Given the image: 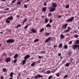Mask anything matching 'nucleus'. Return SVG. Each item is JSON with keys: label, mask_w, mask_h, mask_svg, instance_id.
<instances>
[{"label": "nucleus", "mask_w": 79, "mask_h": 79, "mask_svg": "<svg viewBox=\"0 0 79 79\" xmlns=\"http://www.w3.org/2000/svg\"><path fill=\"white\" fill-rule=\"evenodd\" d=\"M35 63L33 62V63H32L31 64V66H34V65H35Z\"/></svg>", "instance_id": "nucleus-27"}, {"label": "nucleus", "mask_w": 79, "mask_h": 79, "mask_svg": "<svg viewBox=\"0 0 79 79\" xmlns=\"http://www.w3.org/2000/svg\"><path fill=\"white\" fill-rule=\"evenodd\" d=\"M72 41H70L69 43V45H71V44H72Z\"/></svg>", "instance_id": "nucleus-37"}, {"label": "nucleus", "mask_w": 79, "mask_h": 79, "mask_svg": "<svg viewBox=\"0 0 79 79\" xmlns=\"http://www.w3.org/2000/svg\"><path fill=\"white\" fill-rule=\"evenodd\" d=\"M30 56L29 55H26L25 57H24V60H27V59H28V58H29V57H30Z\"/></svg>", "instance_id": "nucleus-7"}, {"label": "nucleus", "mask_w": 79, "mask_h": 79, "mask_svg": "<svg viewBox=\"0 0 79 79\" xmlns=\"http://www.w3.org/2000/svg\"><path fill=\"white\" fill-rule=\"evenodd\" d=\"M56 75L57 77H59L60 76V74H59V73H57L56 74Z\"/></svg>", "instance_id": "nucleus-40"}, {"label": "nucleus", "mask_w": 79, "mask_h": 79, "mask_svg": "<svg viewBox=\"0 0 79 79\" xmlns=\"http://www.w3.org/2000/svg\"><path fill=\"white\" fill-rule=\"evenodd\" d=\"M18 1H20L19 2H17V4L18 5H20L21 4V2H22V0H18Z\"/></svg>", "instance_id": "nucleus-16"}, {"label": "nucleus", "mask_w": 79, "mask_h": 79, "mask_svg": "<svg viewBox=\"0 0 79 79\" xmlns=\"http://www.w3.org/2000/svg\"><path fill=\"white\" fill-rule=\"evenodd\" d=\"M67 26H68V24L66 23L65 24L63 25L62 26V29H66V27H67Z\"/></svg>", "instance_id": "nucleus-6"}, {"label": "nucleus", "mask_w": 79, "mask_h": 79, "mask_svg": "<svg viewBox=\"0 0 79 79\" xmlns=\"http://www.w3.org/2000/svg\"><path fill=\"white\" fill-rule=\"evenodd\" d=\"M72 48L73 50H75V49H77V45H74L72 47Z\"/></svg>", "instance_id": "nucleus-13"}, {"label": "nucleus", "mask_w": 79, "mask_h": 79, "mask_svg": "<svg viewBox=\"0 0 79 79\" xmlns=\"http://www.w3.org/2000/svg\"><path fill=\"white\" fill-rule=\"evenodd\" d=\"M74 18V17H72L70 19H68L67 20V22H69V21H73Z\"/></svg>", "instance_id": "nucleus-8"}, {"label": "nucleus", "mask_w": 79, "mask_h": 79, "mask_svg": "<svg viewBox=\"0 0 79 79\" xmlns=\"http://www.w3.org/2000/svg\"><path fill=\"white\" fill-rule=\"evenodd\" d=\"M76 44H79V40H77L75 42Z\"/></svg>", "instance_id": "nucleus-22"}, {"label": "nucleus", "mask_w": 79, "mask_h": 79, "mask_svg": "<svg viewBox=\"0 0 79 79\" xmlns=\"http://www.w3.org/2000/svg\"><path fill=\"white\" fill-rule=\"evenodd\" d=\"M26 60H23V61L22 62L23 65H24V64H25V63H26Z\"/></svg>", "instance_id": "nucleus-23"}, {"label": "nucleus", "mask_w": 79, "mask_h": 79, "mask_svg": "<svg viewBox=\"0 0 79 79\" xmlns=\"http://www.w3.org/2000/svg\"><path fill=\"white\" fill-rule=\"evenodd\" d=\"M43 31H44V29H41L40 30V32H43Z\"/></svg>", "instance_id": "nucleus-32"}, {"label": "nucleus", "mask_w": 79, "mask_h": 79, "mask_svg": "<svg viewBox=\"0 0 79 79\" xmlns=\"http://www.w3.org/2000/svg\"><path fill=\"white\" fill-rule=\"evenodd\" d=\"M52 6L53 8H56L57 6V5L56 3H54L52 4Z\"/></svg>", "instance_id": "nucleus-9"}, {"label": "nucleus", "mask_w": 79, "mask_h": 79, "mask_svg": "<svg viewBox=\"0 0 79 79\" xmlns=\"http://www.w3.org/2000/svg\"><path fill=\"white\" fill-rule=\"evenodd\" d=\"M1 79H3V77H1Z\"/></svg>", "instance_id": "nucleus-61"}, {"label": "nucleus", "mask_w": 79, "mask_h": 79, "mask_svg": "<svg viewBox=\"0 0 79 79\" xmlns=\"http://www.w3.org/2000/svg\"><path fill=\"white\" fill-rule=\"evenodd\" d=\"M28 26H29V24H28L27 25L25 26L24 27V29H27V27H28Z\"/></svg>", "instance_id": "nucleus-29"}, {"label": "nucleus", "mask_w": 79, "mask_h": 79, "mask_svg": "<svg viewBox=\"0 0 79 79\" xmlns=\"http://www.w3.org/2000/svg\"><path fill=\"white\" fill-rule=\"evenodd\" d=\"M46 27H51V25H50V23H48L46 25Z\"/></svg>", "instance_id": "nucleus-17"}, {"label": "nucleus", "mask_w": 79, "mask_h": 79, "mask_svg": "<svg viewBox=\"0 0 79 79\" xmlns=\"http://www.w3.org/2000/svg\"><path fill=\"white\" fill-rule=\"evenodd\" d=\"M61 53H60L58 54V55L59 56H61Z\"/></svg>", "instance_id": "nucleus-58"}, {"label": "nucleus", "mask_w": 79, "mask_h": 79, "mask_svg": "<svg viewBox=\"0 0 79 79\" xmlns=\"http://www.w3.org/2000/svg\"><path fill=\"white\" fill-rule=\"evenodd\" d=\"M15 42V40L13 39H9L7 40L6 42L7 44H11V43H13Z\"/></svg>", "instance_id": "nucleus-2"}, {"label": "nucleus", "mask_w": 79, "mask_h": 79, "mask_svg": "<svg viewBox=\"0 0 79 79\" xmlns=\"http://www.w3.org/2000/svg\"><path fill=\"white\" fill-rule=\"evenodd\" d=\"M4 10H6V11H8V10H9V9L8 8H6L4 9Z\"/></svg>", "instance_id": "nucleus-42"}, {"label": "nucleus", "mask_w": 79, "mask_h": 79, "mask_svg": "<svg viewBox=\"0 0 79 79\" xmlns=\"http://www.w3.org/2000/svg\"><path fill=\"white\" fill-rule=\"evenodd\" d=\"M46 73H47V74H49V73H50V70L47 71L46 72Z\"/></svg>", "instance_id": "nucleus-39"}, {"label": "nucleus", "mask_w": 79, "mask_h": 79, "mask_svg": "<svg viewBox=\"0 0 79 79\" xmlns=\"http://www.w3.org/2000/svg\"><path fill=\"white\" fill-rule=\"evenodd\" d=\"M44 21H45V23H48V19H45Z\"/></svg>", "instance_id": "nucleus-25"}, {"label": "nucleus", "mask_w": 79, "mask_h": 79, "mask_svg": "<svg viewBox=\"0 0 79 79\" xmlns=\"http://www.w3.org/2000/svg\"><path fill=\"white\" fill-rule=\"evenodd\" d=\"M68 46L67 45H64V48H65V49H67L68 48Z\"/></svg>", "instance_id": "nucleus-26"}, {"label": "nucleus", "mask_w": 79, "mask_h": 79, "mask_svg": "<svg viewBox=\"0 0 79 79\" xmlns=\"http://www.w3.org/2000/svg\"><path fill=\"white\" fill-rule=\"evenodd\" d=\"M74 37L75 38H78L79 37V35H74Z\"/></svg>", "instance_id": "nucleus-19"}, {"label": "nucleus", "mask_w": 79, "mask_h": 79, "mask_svg": "<svg viewBox=\"0 0 79 79\" xmlns=\"http://www.w3.org/2000/svg\"><path fill=\"white\" fill-rule=\"evenodd\" d=\"M56 70H55L54 69H52V71H51V72L52 73H55V72Z\"/></svg>", "instance_id": "nucleus-36"}, {"label": "nucleus", "mask_w": 79, "mask_h": 79, "mask_svg": "<svg viewBox=\"0 0 79 79\" xmlns=\"http://www.w3.org/2000/svg\"><path fill=\"white\" fill-rule=\"evenodd\" d=\"M39 41V39H36L34 40V42H37Z\"/></svg>", "instance_id": "nucleus-28"}, {"label": "nucleus", "mask_w": 79, "mask_h": 79, "mask_svg": "<svg viewBox=\"0 0 79 79\" xmlns=\"http://www.w3.org/2000/svg\"><path fill=\"white\" fill-rule=\"evenodd\" d=\"M68 77V76L67 75H66L64 77V78H66V77Z\"/></svg>", "instance_id": "nucleus-45"}, {"label": "nucleus", "mask_w": 79, "mask_h": 79, "mask_svg": "<svg viewBox=\"0 0 79 79\" xmlns=\"http://www.w3.org/2000/svg\"><path fill=\"white\" fill-rule=\"evenodd\" d=\"M52 38L49 37L48 39H46V41L45 42V43H47L48 42H49V41H50H50H52Z\"/></svg>", "instance_id": "nucleus-5"}, {"label": "nucleus", "mask_w": 79, "mask_h": 79, "mask_svg": "<svg viewBox=\"0 0 79 79\" xmlns=\"http://www.w3.org/2000/svg\"><path fill=\"white\" fill-rule=\"evenodd\" d=\"M10 60H11L10 58H7L6 59V63H8V62H9V61H10Z\"/></svg>", "instance_id": "nucleus-12"}, {"label": "nucleus", "mask_w": 79, "mask_h": 79, "mask_svg": "<svg viewBox=\"0 0 79 79\" xmlns=\"http://www.w3.org/2000/svg\"><path fill=\"white\" fill-rule=\"evenodd\" d=\"M18 56V55L17 54H16L14 56V58L15 59H16V58H17Z\"/></svg>", "instance_id": "nucleus-21"}, {"label": "nucleus", "mask_w": 79, "mask_h": 79, "mask_svg": "<svg viewBox=\"0 0 79 79\" xmlns=\"http://www.w3.org/2000/svg\"><path fill=\"white\" fill-rule=\"evenodd\" d=\"M31 30L33 33H35L36 32V30H35V29L34 28L31 29Z\"/></svg>", "instance_id": "nucleus-14"}, {"label": "nucleus", "mask_w": 79, "mask_h": 79, "mask_svg": "<svg viewBox=\"0 0 79 79\" xmlns=\"http://www.w3.org/2000/svg\"><path fill=\"white\" fill-rule=\"evenodd\" d=\"M50 34V33H47L45 34V35L46 36H47V35H49Z\"/></svg>", "instance_id": "nucleus-30"}, {"label": "nucleus", "mask_w": 79, "mask_h": 79, "mask_svg": "<svg viewBox=\"0 0 79 79\" xmlns=\"http://www.w3.org/2000/svg\"><path fill=\"white\" fill-rule=\"evenodd\" d=\"M21 25L20 24L18 25L15 27V28H18V27H21Z\"/></svg>", "instance_id": "nucleus-20"}, {"label": "nucleus", "mask_w": 79, "mask_h": 79, "mask_svg": "<svg viewBox=\"0 0 79 79\" xmlns=\"http://www.w3.org/2000/svg\"><path fill=\"white\" fill-rule=\"evenodd\" d=\"M61 15H59V16H58L59 18H61Z\"/></svg>", "instance_id": "nucleus-59"}, {"label": "nucleus", "mask_w": 79, "mask_h": 79, "mask_svg": "<svg viewBox=\"0 0 79 79\" xmlns=\"http://www.w3.org/2000/svg\"><path fill=\"white\" fill-rule=\"evenodd\" d=\"M16 17L18 18H19V17H20V16H19V15H18L16 16Z\"/></svg>", "instance_id": "nucleus-51"}, {"label": "nucleus", "mask_w": 79, "mask_h": 79, "mask_svg": "<svg viewBox=\"0 0 79 79\" xmlns=\"http://www.w3.org/2000/svg\"><path fill=\"white\" fill-rule=\"evenodd\" d=\"M39 58V59H41V56H39V57H38Z\"/></svg>", "instance_id": "nucleus-60"}, {"label": "nucleus", "mask_w": 79, "mask_h": 79, "mask_svg": "<svg viewBox=\"0 0 79 79\" xmlns=\"http://www.w3.org/2000/svg\"><path fill=\"white\" fill-rule=\"evenodd\" d=\"M20 77H19H19L18 76V77H17V78L18 79H19V78Z\"/></svg>", "instance_id": "nucleus-64"}, {"label": "nucleus", "mask_w": 79, "mask_h": 79, "mask_svg": "<svg viewBox=\"0 0 79 79\" xmlns=\"http://www.w3.org/2000/svg\"><path fill=\"white\" fill-rule=\"evenodd\" d=\"M15 1H16V0H14L13 1H12V3H15Z\"/></svg>", "instance_id": "nucleus-52"}, {"label": "nucleus", "mask_w": 79, "mask_h": 79, "mask_svg": "<svg viewBox=\"0 0 79 79\" xmlns=\"http://www.w3.org/2000/svg\"><path fill=\"white\" fill-rule=\"evenodd\" d=\"M62 63H65V60H63L62 61Z\"/></svg>", "instance_id": "nucleus-54"}, {"label": "nucleus", "mask_w": 79, "mask_h": 79, "mask_svg": "<svg viewBox=\"0 0 79 79\" xmlns=\"http://www.w3.org/2000/svg\"><path fill=\"white\" fill-rule=\"evenodd\" d=\"M2 71L5 73V72H7V70L6 69H3Z\"/></svg>", "instance_id": "nucleus-38"}, {"label": "nucleus", "mask_w": 79, "mask_h": 79, "mask_svg": "<svg viewBox=\"0 0 79 79\" xmlns=\"http://www.w3.org/2000/svg\"><path fill=\"white\" fill-rule=\"evenodd\" d=\"M24 7L25 8H27V6L25 4L24 5Z\"/></svg>", "instance_id": "nucleus-46"}, {"label": "nucleus", "mask_w": 79, "mask_h": 79, "mask_svg": "<svg viewBox=\"0 0 79 79\" xmlns=\"http://www.w3.org/2000/svg\"><path fill=\"white\" fill-rule=\"evenodd\" d=\"M52 16V13H49L48 15V16H49V17H50V16Z\"/></svg>", "instance_id": "nucleus-44"}, {"label": "nucleus", "mask_w": 79, "mask_h": 79, "mask_svg": "<svg viewBox=\"0 0 79 79\" xmlns=\"http://www.w3.org/2000/svg\"><path fill=\"white\" fill-rule=\"evenodd\" d=\"M47 9V8L46 7H43L42 8V10L44 12H45L46 11V9Z\"/></svg>", "instance_id": "nucleus-10"}, {"label": "nucleus", "mask_w": 79, "mask_h": 79, "mask_svg": "<svg viewBox=\"0 0 79 79\" xmlns=\"http://www.w3.org/2000/svg\"><path fill=\"white\" fill-rule=\"evenodd\" d=\"M68 28L69 29V30H70V31H71V28H70V27H68Z\"/></svg>", "instance_id": "nucleus-55"}, {"label": "nucleus", "mask_w": 79, "mask_h": 79, "mask_svg": "<svg viewBox=\"0 0 79 79\" xmlns=\"http://www.w3.org/2000/svg\"><path fill=\"white\" fill-rule=\"evenodd\" d=\"M69 56H72V55H71V53L70 52L69 53Z\"/></svg>", "instance_id": "nucleus-50"}, {"label": "nucleus", "mask_w": 79, "mask_h": 79, "mask_svg": "<svg viewBox=\"0 0 79 79\" xmlns=\"http://www.w3.org/2000/svg\"><path fill=\"white\" fill-rule=\"evenodd\" d=\"M27 19H25L23 21V23H24L26 21H27Z\"/></svg>", "instance_id": "nucleus-33"}, {"label": "nucleus", "mask_w": 79, "mask_h": 79, "mask_svg": "<svg viewBox=\"0 0 79 79\" xmlns=\"http://www.w3.org/2000/svg\"><path fill=\"white\" fill-rule=\"evenodd\" d=\"M13 20V16H10L9 17H8L6 19V23H10V21H12Z\"/></svg>", "instance_id": "nucleus-1"}, {"label": "nucleus", "mask_w": 79, "mask_h": 79, "mask_svg": "<svg viewBox=\"0 0 79 79\" xmlns=\"http://www.w3.org/2000/svg\"><path fill=\"white\" fill-rule=\"evenodd\" d=\"M79 50V45H77V49Z\"/></svg>", "instance_id": "nucleus-34"}, {"label": "nucleus", "mask_w": 79, "mask_h": 79, "mask_svg": "<svg viewBox=\"0 0 79 79\" xmlns=\"http://www.w3.org/2000/svg\"><path fill=\"white\" fill-rule=\"evenodd\" d=\"M45 53V51H44V52H43V51H42L41 52V54H44V53Z\"/></svg>", "instance_id": "nucleus-48"}, {"label": "nucleus", "mask_w": 79, "mask_h": 79, "mask_svg": "<svg viewBox=\"0 0 79 79\" xmlns=\"http://www.w3.org/2000/svg\"><path fill=\"white\" fill-rule=\"evenodd\" d=\"M44 6H47V4H46V2H44Z\"/></svg>", "instance_id": "nucleus-49"}, {"label": "nucleus", "mask_w": 79, "mask_h": 79, "mask_svg": "<svg viewBox=\"0 0 79 79\" xmlns=\"http://www.w3.org/2000/svg\"><path fill=\"white\" fill-rule=\"evenodd\" d=\"M69 31H70V30H68V29H67L65 30V33L68 32H69Z\"/></svg>", "instance_id": "nucleus-31"}, {"label": "nucleus", "mask_w": 79, "mask_h": 79, "mask_svg": "<svg viewBox=\"0 0 79 79\" xmlns=\"http://www.w3.org/2000/svg\"><path fill=\"white\" fill-rule=\"evenodd\" d=\"M55 9H56L55 7H50L49 9V11L50 12H53L54 11H56Z\"/></svg>", "instance_id": "nucleus-4"}, {"label": "nucleus", "mask_w": 79, "mask_h": 79, "mask_svg": "<svg viewBox=\"0 0 79 79\" xmlns=\"http://www.w3.org/2000/svg\"><path fill=\"white\" fill-rule=\"evenodd\" d=\"M18 75L19 77H20L21 76V73H19L18 74Z\"/></svg>", "instance_id": "nucleus-53"}, {"label": "nucleus", "mask_w": 79, "mask_h": 79, "mask_svg": "<svg viewBox=\"0 0 79 79\" xmlns=\"http://www.w3.org/2000/svg\"><path fill=\"white\" fill-rule=\"evenodd\" d=\"M16 61H17V59H16L15 60H14V62H13L14 63H16Z\"/></svg>", "instance_id": "nucleus-43"}, {"label": "nucleus", "mask_w": 79, "mask_h": 79, "mask_svg": "<svg viewBox=\"0 0 79 79\" xmlns=\"http://www.w3.org/2000/svg\"><path fill=\"white\" fill-rule=\"evenodd\" d=\"M52 77H53L52 76H50L48 78V79H52Z\"/></svg>", "instance_id": "nucleus-35"}, {"label": "nucleus", "mask_w": 79, "mask_h": 79, "mask_svg": "<svg viewBox=\"0 0 79 79\" xmlns=\"http://www.w3.org/2000/svg\"><path fill=\"white\" fill-rule=\"evenodd\" d=\"M35 79H37L38 78H40V77H43V76L40 75V74H39L35 76V77H34Z\"/></svg>", "instance_id": "nucleus-3"}, {"label": "nucleus", "mask_w": 79, "mask_h": 79, "mask_svg": "<svg viewBox=\"0 0 79 79\" xmlns=\"http://www.w3.org/2000/svg\"><path fill=\"white\" fill-rule=\"evenodd\" d=\"M63 44L61 43L58 46L59 48H61V47H62L63 46Z\"/></svg>", "instance_id": "nucleus-15"}, {"label": "nucleus", "mask_w": 79, "mask_h": 79, "mask_svg": "<svg viewBox=\"0 0 79 79\" xmlns=\"http://www.w3.org/2000/svg\"><path fill=\"white\" fill-rule=\"evenodd\" d=\"M1 1L2 2H5L6 1V0H1Z\"/></svg>", "instance_id": "nucleus-56"}, {"label": "nucleus", "mask_w": 79, "mask_h": 79, "mask_svg": "<svg viewBox=\"0 0 79 79\" xmlns=\"http://www.w3.org/2000/svg\"><path fill=\"white\" fill-rule=\"evenodd\" d=\"M69 64H70V63H67V64H66L65 66H66V67H68L69 66Z\"/></svg>", "instance_id": "nucleus-24"}, {"label": "nucleus", "mask_w": 79, "mask_h": 79, "mask_svg": "<svg viewBox=\"0 0 79 79\" xmlns=\"http://www.w3.org/2000/svg\"><path fill=\"white\" fill-rule=\"evenodd\" d=\"M60 38L61 39H63L64 38V35H63L61 34L60 35Z\"/></svg>", "instance_id": "nucleus-11"}, {"label": "nucleus", "mask_w": 79, "mask_h": 79, "mask_svg": "<svg viewBox=\"0 0 79 79\" xmlns=\"http://www.w3.org/2000/svg\"><path fill=\"white\" fill-rule=\"evenodd\" d=\"M57 47V45H54V48H55V47Z\"/></svg>", "instance_id": "nucleus-57"}, {"label": "nucleus", "mask_w": 79, "mask_h": 79, "mask_svg": "<svg viewBox=\"0 0 79 79\" xmlns=\"http://www.w3.org/2000/svg\"><path fill=\"white\" fill-rule=\"evenodd\" d=\"M49 23H52V19H50L49 20Z\"/></svg>", "instance_id": "nucleus-47"}, {"label": "nucleus", "mask_w": 79, "mask_h": 79, "mask_svg": "<svg viewBox=\"0 0 79 79\" xmlns=\"http://www.w3.org/2000/svg\"><path fill=\"white\" fill-rule=\"evenodd\" d=\"M69 5H66V8H67L68 9V8H69Z\"/></svg>", "instance_id": "nucleus-41"}, {"label": "nucleus", "mask_w": 79, "mask_h": 79, "mask_svg": "<svg viewBox=\"0 0 79 79\" xmlns=\"http://www.w3.org/2000/svg\"><path fill=\"white\" fill-rule=\"evenodd\" d=\"M13 74H14V73L13 72H11L10 73V77H13Z\"/></svg>", "instance_id": "nucleus-18"}, {"label": "nucleus", "mask_w": 79, "mask_h": 79, "mask_svg": "<svg viewBox=\"0 0 79 79\" xmlns=\"http://www.w3.org/2000/svg\"><path fill=\"white\" fill-rule=\"evenodd\" d=\"M45 17V16L44 15H43L42 16V18H44Z\"/></svg>", "instance_id": "nucleus-63"}, {"label": "nucleus", "mask_w": 79, "mask_h": 79, "mask_svg": "<svg viewBox=\"0 0 79 79\" xmlns=\"http://www.w3.org/2000/svg\"><path fill=\"white\" fill-rule=\"evenodd\" d=\"M9 79H13V77H10Z\"/></svg>", "instance_id": "nucleus-62"}]
</instances>
